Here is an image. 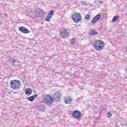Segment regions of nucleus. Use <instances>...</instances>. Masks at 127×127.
<instances>
[{
	"instance_id": "13",
	"label": "nucleus",
	"mask_w": 127,
	"mask_h": 127,
	"mask_svg": "<svg viewBox=\"0 0 127 127\" xmlns=\"http://www.w3.org/2000/svg\"><path fill=\"white\" fill-rule=\"evenodd\" d=\"M119 19H120V16L116 15L113 17L112 19V22H115V21H117V20H119Z\"/></svg>"
},
{
	"instance_id": "20",
	"label": "nucleus",
	"mask_w": 127,
	"mask_h": 127,
	"mask_svg": "<svg viewBox=\"0 0 127 127\" xmlns=\"http://www.w3.org/2000/svg\"><path fill=\"white\" fill-rule=\"evenodd\" d=\"M81 3L82 4H83V5H86L87 2L86 1H81Z\"/></svg>"
},
{
	"instance_id": "5",
	"label": "nucleus",
	"mask_w": 127,
	"mask_h": 127,
	"mask_svg": "<svg viewBox=\"0 0 127 127\" xmlns=\"http://www.w3.org/2000/svg\"><path fill=\"white\" fill-rule=\"evenodd\" d=\"M35 15L37 16V17H42V16L44 15V11L41 9L37 8L35 10Z\"/></svg>"
},
{
	"instance_id": "17",
	"label": "nucleus",
	"mask_w": 127,
	"mask_h": 127,
	"mask_svg": "<svg viewBox=\"0 0 127 127\" xmlns=\"http://www.w3.org/2000/svg\"><path fill=\"white\" fill-rule=\"evenodd\" d=\"M9 61L10 63H11L12 65H13V63H14V62H16V60L13 58H10Z\"/></svg>"
},
{
	"instance_id": "15",
	"label": "nucleus",
	"mask_w": 127,
	"mask_h": 127,
	"mask_svg": "<svg viewBox=\"0 0 127 127\" xmlns=\"http://www.w3.org/2000/svg\"><path fill=\"white\" fill-rule=\"evenodd\" d=\"M72 101V99L70 98H67L66 99L64 100L65 104H71V101Z\"/></svg>"
},
{
	"instance_id": "1",
	"label": "nucleus",
	"mask_w": 127,
	"mask_h": 127,
	"mask_svg": "<svg viewBox=\"0 0 127 127\" xmlns=\"http://www.w3.org/2000/svg\"><path fill=\"white\" fill-rule=\"evenodd\" d=\"M91 43L96 50H102L104 49V47L105 46L104 42L102 40H94L91 42Z\"/></svg>"
},
{
	"instance_id": "8",
	"label": "nucleus",
	"mask_w": 127,
	"mask_h": 127,
	"mask_svg": "<svg viewBox=\"0 0 127 127\" xmlns=\"http://www.w3.org/2000/svg\"><path fill=\"white\" fill-rule=\"evenodd\" d=\"M54 14V10H50L46 18V21H50V19H51V17H52V15Z\"/></svg>"
},
{
	"instance_id": "14",
	"label": "nucleus",
	"mask_w": 127,
	"mask_h": 127,
	"mask_svg": "<svg viewBox=\"0 0 127 127\" xmlns=\"http://www.w3.org/2000/svg\"><path fill=\"white\" fill-rule=\"evenodd\" d=\"M90 35H97L98 34V32L95 31V30H92L91 31L89 32Z\"/></svg>"
},
{
	"instance_id": "21",
	"label": "nucleus",
	"mask_w": 127,
	"mask_h": 127,
	"mask_svg": "<svg viewBox=\"0 0 127 127\" xmlns=\"http://www.w3.org/2000/svg\"><path fill=\"white\" fill-rule=\"evenodd\" d=\"M108 118H111L112 117V113L109 112L108 113Z\"/></svg>"
},
{
	"instance_id": "19",
	"label": "nucleus",
	"mask_w": 127,
	"mask_h": 127,
	"mask_svg": "<svg viewBox=\"0 0 127 127\" xmlns=\"http://www.w3.org/2000/svg\"><path fill=\"white\" fill-rule=\"evenodd\" d=\"M70 43H71V44H74L75 43V39H72L70 40Z\"/></svg>"
},
{
	"instance_id": "10",
	"label": "nucleus",
	"mask_w": 127,
	"mask_h": 127,
	"mask_svg": "<svg viewBox=\"0 0 127 127\" xmlns=\"http://www.w3.org/2000/svg\"><path fill=\"white\" fill-rule=\"evenodd\" d=\"M100 17H101V15L98 14L95 16L92 20L91 22L92 23H95L96 21H98L99 19H100Z\"/></svg>"
},
{
	"instance_id": "12",
	"label": "nucleus",
	"mask_w": 127,
	"mask_h": 127,
	"mask_svg": "<svg viewBox=\"0 0 127 127\" xmlns=\"http://www.w3.org/2000/svg\"><path fill=\"white\" fill-rule=\"evenodd\" d=\"M37 96H38V95L35 94L33 96L29 97L28 98V100L30 101V102H33V101H34V99H35V98H36V97H37Z\"/></svg>"
},
{
	"instance_id": "7",
	"label": "nucleus",
	"mask_w": 127,
	"mask_h": 127,
	"mask_svg": "<svg viewBox=\"0 0 127 127\" xmlns=\"http://www.w3.org/2000/svg\"><path fill=\"white\" fill-rule=\"evenodd\" d=\"M61 36L63 38H66L67 36H69V32L66 29L63 30L61 32Z\"/></svg>"
},
{
	"instance_id": "3",
	"label": "nucleus",
	"mask_w": 127,
	"mask_h": 127,
	"mask_svg": "<svg viewBox=\"0 0 127 127\" xmlns=\"http://www.w3.org/2000/svg\"><path fill=\"white\" fill-rule=\"evenodd\" d=\"M10 85L13 90H18V89H20V87H21L20 81L17 80H11Z\"/></svg>"
},
{
	"instance_id": "18",
	"label": "nucleus",
	"mask_w": 127,
	"mask_h": 127,
	"mask_svg": "<svg viewBox=\"0 0 127 127\" xmlns=\"http://www.w3.org/2000/svg\"><path fill=\"white\" fill-rule=\"evenodd\" d=\"M85 18L86 20H90V18H91V15H90V14H87Z\"/></svg>"
},
{
	"instance_id": "16",
	"label": "nucleus",
	"mask_w": 127,
	"mask_h": 127,
	"mask_svg": "<svg viewBox=\"0 0 127 127\" xmlns=\"http://www.w3.org/2000/svg\"><path fill=\"white\" fill-rule=\"evenodd\" d=\"M53 99L55 100V101H57L58 102L61 100L60 97L56 95H55V96H54Z\"/></svg>"
},
{
	"instance_id": "9",
	"label": "nucleus",
	"mask_w": 127,
	"mask_h": 127,
	"mask_svg": "<svg viewBox=\"0 0 127 127\" xmlns=\"http://www.w3.org/2000/svg\"><path fill=\"white\" fill-rule=\"evenodd\" d=\"M19 30L21 32H22V33H29V30L24 27H20L19 28Z\"/></svg>"
},
{
	"instance_id": "4",
	"label": "nucleus",
	"mask_w": 127,
	"mask_h": 127,
	"mask_svg": "<svg viewBox=\"0 0 127 127\" xmlns=\"http://www.w3.org/2000/svg\"><path fill=\"white\" fill-rule=\"evenodd\" d=\"M72 116L74 119L79 120V119H81V117H82V114L80 111L75 110L72 112Z\"/></svg>"
},
{
	"instance_id": "6",
	"label": "nucleus",
	"mask_w": 127,
	"mask_h": 127,
	"mask_svg": "<svg viewBox=\"0 0 127 127\" xmlns=\"http://www.w3.org/2000/svg\"><path fill=\"white\" fill-rule=\"evenodd\" d=\"M72 19L74 22H80L81 21V15L79 13H75L72 16Z\"/></svg>"
},
{
	"instance_id": "2",
	"label": "nucleus",
	"mask_w": 127,
	"mask_h": 127,
	"mask_svg": "<svg viewBox=\"0 0 127 127\" xmlns=\"http://www.w3.org/2000/svg\"><path fill=\"white\" fill-rule=\"evenodd\" d=\"M42 101L44 104L47 105V106H50L53 104V101L54 99L52 98V96L50 95H43Z\"/></svg>"
},
{
	"instance_id": "11",
	"label": "nucleus",
	"mask_w": 127,
	"mask_h": 127,
	"mask_svg": "<svg viewBox=\"0 0 127 127\" xmlns=\"http://www.w3.org/2000/svg\"><path fill=\"white\" fill-rule=\"evenodd\" d=\"M25 93L26 95H27V96H29L30 95H31V93H32V89L30 88L25 89Z\"/></svg>"
}]
</instances>
